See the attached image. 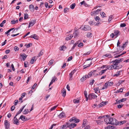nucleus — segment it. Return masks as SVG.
I'll list each match as a JSON object with an SVG mask.
<instances>
[{
	"instance_id": "393cba45",
	"label": "nucleus",
	"mask_w": 129,
	"mask_h": 129,
	"mask_svg": "<svg viewBox=\"0 0 129 129\" xmlns=\"http://www.w3.org/2000/svg\"><path fill=\"white\" fill-rule=\"evenodd\" d=\"M107 71V69H105L101 70L100 72L99 73V75H102L103 74H104Z\"/></svg>"
},
{
	"instance_id": "4c0bfd02",
	"label": "nucleus",
	"mask_w": 129,
	"mask_h": 129,
	"mask_svg": "<svg viewBox=\"0 0 129 129\" xmlns=\"http://www.w3.org/2000/svg\"><path fill=\"white\" fill-rule=\"evenodd\" d=\"M116 66L115 68V69H117L121 68L122 67V65H120L118 66L117 65Z\"/></svg>"
},
{
	"instance_id": "2f4dec72",
	"label": "nucleus",
	"mask_w": 129,
	"mask_h": 129,
	"mask_svg": "<svg viewBox=\"0 0 129 129\" xmlns=\"http://www.w3.org/2000/svg\"><path fill=\"white\" fill-rule=\"evenodd\" d=\"M36 58L35 57H33L31 59V60L30 61V63L33 64L34 63V61H35L36 60L35 59Z\"/></svg>"
},
{
	"instance_id": "3c124183",
	"label": "nucleus",
	"mask_w": 129,
	"mask_h": 129,
	"mask_svg": "<svg viewBox=\"0 0 129 129\" xmlns=\"http://www.w3.org/2000/svg\"><path fill=\"white\" fill-rule=\"evenodd\" d=\"M94 19L96 21H98L100 19V18L99 17L96 16L94 17Z\"/></svg>"
},
{
	"instance_id": "39448f33",
	"label": "nucleus",
	"mask_w": 129,
	"mask_h": 129,
	"mask_svg": "<svg viewBox=\"0 0 129 129\" xmlns=\"http://www.w3.org/2000/svg\"><path fill=\"white\" fill-rule=\"evenodd\" d=\"M89 99H95L97 98V96L94 94L93 93H90L88 95Z\"/></svg>"
},
{
	"instance_id": "72a5a7b5",
	"label": "nucleus",
	"mask_w": 129,
	"mask_h": 129,
	"mask_svg": "<svg viewBox=\"0 0 129 129\" xmlns=\"http://www.w3.org/2000/svg\"><path fill=\"white\" fill-rule=\"evenodd\" d=\"M126 122V121L125 120H124L123 121H121L120 122H118V125H120L121 124H123L125 123Z\"/></svg>"
},
{
	"instance_id": "b1692460",
	"label": "nucleus",
	"mask_w": 129,
	"mask_h": 129,
	"mask_svg": "<svg viewBox=\"0 0 129 129\" xmlns=\"http://www.w3.org/2000/svg\"><path fill=\"white\" fill-rule=\"evenodd\" d=\"M73 35H69L68 37L66 38V40L67 41L70 40L73 37Z\"/></svg>"
},
{
	"instance_id": "58836bf2",
	"label": "nucleus",
	"mask_w": 129,
	"mask_h": 129,
	"mask_svg": "<svg viewBox=\"0 0 129 129\" xmlns=\"http://www.w3.org/2000/svg\"><path fill=\"white\" fill-rule=\"evenodd\" d=\"M75 5L76 4L75 3L73 4L70 6V8L72 9H73L74 8Z\"/></svg>"
},
{
	"instance_id": "6e6552de",
	"label": "nucleus",
	"mask_w": 129,
	"mask_h": 129,
	"mask_svg": "<svg viewBox=\"0 0 129 129\" xmlns=\"http://www.w3.org/2000/svg\"><path fill=\"white\" fill-rule=\"evenodd\" d=\"M91 29V27L88 25L84 26V27L82 28V29L84 31H88L90 30Z\"/></svg>"
},
{
	"instance_id": "412c9836",
	"label": "nucleus",
	"mask_w": 129,
	"mask_h": 129,
	"mask_svg": "<svg viewBox=\"0 0 129 129\" xmlns=\"http://www.w3.org/2000/svg\"><path fill=\"white\" fill-rule=\"evenodd\" d=\"M65 114L63 112H61L59 115H58V117L60 118H62L64 117Z\"/></svg>"
},
{
	"instance_id": "c9c22d12",
	"label": "nucleus",
	"mask_w": 129,
	"mask_h": 129,
	"mask_svg": "<svg viewBox=\"0 0 129 129\" xmlns=\"http://www.w3.org/2000/svg\"><path fill=\"white\" fill-rule=\"evenodd\" d=\"M18 20H17L16 21L13 20L11 21V23L12 24H15L16 23H18Z\"/></svg>"
},
{
	"instance_id": "e2e57ef3",
	"label": "nucleus",
	"mask_w": 129,
	"mask_h": 129,
	"mask_svg": "<svg viewBox=\"0 0 129 129\" xmlns=\"http://www.w3.org/2000/svg\"><path fill=\"white\" fill-rule=\"evenodd\" d=\"M37 85V84L35 83L33 86L31 88V89H34V88Z\"/></svg>"
},
{
	"instance_id": "5fc2aeb1",
	"label": "nucleus",
	"mask_w": 129,
	"mask_h": 129,
	"mask_svg": "<svg viewBox=\"0 0 129 129\" xmlns=\"http://www.w3.org/2000/svg\"><path fill=\"white\" fill-rule=\"evenodd\" d=\"M58 105H56L54 106V107L52 108L51 109V111H52L55 110L56 108L57 107Z\"/></svg>"
},
{
	"instance_id": "f3484780",
	"label": "nucleus",
	"mask_w": 129,
	"mask_h": 129,
	"mask_svg": "<svg viewBox=\"0 0 129 129\" xmlns=\"http://www.w3.org/2000/svg\"><path fill=\"white\" fill-rule=\"evenodd\" d=\"M68 122L66 123L65 124L61 126V128L62 129H66L68 127Z\"/></svg>"
},
{
	"instance_id": "052dcab7",
	"label": "nucleus",
	"mask_w": 129,
	"mask_h": 129,
	"mask_svg": "<svg viewBox=\"0 0 129 129\" xmlns=\"http://www.w3.org/2000/svg\"><path fill=\"white\" fill-rule=\"evenodd\" d=\"M126 26V24L124 23H121L120 25V26L121 27H125Z\"/></svg>"
},
{
	"instance_id": "f704fd0d",
	"label": "nucleus",
	"mask_w": 129,
	"mask_h": 129,
	"mask_svg": "<svg viewBox=\"0 0 129 129\" xmlns=\"http://www.w3.org/2000/svg\"><path fill=\"white\" fill-rule=\"evenodd\" d=\"M92 35L91 33L88 32L87 34V36L88 38H90L91 37Z\"/></svg>"
},
{
	"instance_id": "49530a36",
	"label": "nucleus",
	"mask_w": 129,
	"mask_h": 129,
	"mask_svg": "<svg viewBox=\"0 0 129 129\" xmlns=\"http://www.w3.org/2000/svg\"><path fill=\"white\" fill-rule=\"evenodd\" d=\"M123 105V104H121L118 105L117 106V108L119 109H120L122 108Z\"/></svg>"
},
{
	"instance_id": "7ed1b4c3",
	"label": "nucleus",
	"mask_w": 129,
	"mask_h": 129,
	"mask_svg": "<svg viewBox=\"0 0 129 129\" xmlns=\"http://www.w3.org/2000/svg\"><path fill=\"white\" fill-rule=\"evenodd\" d=\"M96 71V70H94L93 71H91L87 75V78H89L92 76L95 77L98 76V74L95 73Z\"/></svg>"
},
{
	"instance_id": "5701e85b",
	"label": "nucleus",
	"mask_w": 129,
	"mask_h": 129,
	"mask_svg": "<svg viewBox=\"0 0 129 129\" xmlns=\"http://www.w3.org/2000/svg\"><path fill=\"white\" fill-rule=\"evenodd\" d=\"M75 117H73L72 118H71L69 120V121L68 122H71L72 123H75Z\"/></svg>"
},
{
	"instance_id": "0eeeda50",
	"label": "nucleus",
	"mask_w": 129,
	"mask_h": 129,
	"mask_svg": "<svg viewBox=\"0 0 129 129\" xmlns=\"http://www.w3.org/2000/svg\"><path fill=\"white\" fill-rule=\"evenodd\" d=\"M126 100V99L125 98H122V99L119 100H118V99H117L116 100V102L115 103V104H120L121 102H122L125 101Z\"/></svg>"
},
{
	"instance_id": "a19ab883",
	"label": "nucleus",
	"mask_w": 129,
	"mask_h": 129,
	"mask_svg": "<svg viewBox=\"0 0 129 129\" xmlns=\"http://www.w3.org/2000/svg\"><path fill=\"white\" fill-rule=\"evenodd\" d=\"M108 86H107V85L106 83H105V84L104 85V87H103L102 88V89H104L107 88L108 87Z\"/></svg>"
},
{
	"instance_id": "f8f14e48",
	"label": "nucleus",
	"mask_w": 129,
	"mask_h": 129,
	"mask_svg": "<svg viewBox=\"0 0 129 129\" xmlns=\"http://www.w3.org/2000/svg\"><path fill=\"white\" fill-rule=\"evenodd\" d=\"M80 32L79 31L78 29L77 30H76L74 33V37L75 38H76L80 34Z\"/></svg>"
},
{
	"instance_id": "338daca9",
	"label": "nucleus",
	"mask_w": 129,
	"mask_h": 129,
	"mask_svg": "<svg viewBox=\"0 0 129 129\" xmlns=\"http://www.w3.org/2000/svg\"><path fill=\"white\" fill-rule=\"evenodd\" d=\"M7 40H5V41L4 42H3L2 43V46H3L5 45L6 43Z\"/></svg>"
},
{
	"instance_id": "603ef678",
	"label": "nucleus",
	"mask_w": 129,
	"mask_h": 129,
	"mask_svg": "<svg viewBox=\"0 0 129 129\" xmlns=\"http://www.w3.org/2000/svg\"><path fill=\"white\" fill-rule=\"evenodd\" d=\"M112 17L113 16L112 15H111L109 16V19H108V21L109 22H110V21H111L112 19Z\"/></svg>"
},
{
	"instance_id": "a18cd8bd",
	"label": "nucleus",
	"mask_w": 129,
	"mask_h": 129,
	"mask_svg": "<svg viewBox=\"0 0 129 129\" xmlns=\"http://www.w3.org/2000/svg\"><path fill=\"white\" fill-rule=\"evenodd\" d=\"M94 89L95 91V92L96 93H97V92L98 91H99V92H100V90H99V88L98 87L95 88Z\"/></svg>"
},
{
	"instance_id": "6ab92c4d",
	"label": "nucleus",
	"mask_w": 129,
	"mask_h": 129,
	"mask_svg": "<svg viewBox=\"0 0 129 129\" xmlns=\"http://www.w3.org/2000/svg\"><path fill=\"white\" fill-rule=\"evenodd\" d=\"M20 56H21L23 60L24 61L25 60V59L26 58L27 56V55H26L25 53H23V54H21Z\"/></svg>"
},
{
	"instance_id": "6e6d98bb",
	"label": "nucleus",
	"mask_w": 129,
	"mask_h": 129,
	"mask_svg": "<svg viewBox=\"0 0 129 129\" xmlns=\"http://www.w3.org/2000/svg\"><path fill=\"white\" fill-rule=\"evenodd\" d=\"M103 104V103H101L100 104H99L98 105V107L99 108H100V107H102L103 106H104V104Z\"/></svg>"
},
{
	"instance_id": "9b49d317",
	"label": "nucleus",
	"mask_w": 129,
	"mask_h": 129,
	"mask_svg": "<svg viewBox=\"0 0 129 129\" xmlns=\"http://www.w3.org/2000/svg\"><path fill=\"white\" fill-rule=\"evenodd\" d=\"M68 127L72 128L75 127L77 125V124L75 123H69L68 122Z\"/></svg>"
},
{
	"instance_id": "aec40b11",
	"label": "nucleus",
	"mask_w": 129,
	"mask_h": 129,
	"mask_svg": "<svg viewBox=\"0 0 129 129\" xmlns=\"http://www.w3.org/2000/svg\"><path fill=\"white\" fill-rule=\"evenodd\" d=\"M57 80V79L55 77H54L52 79V80L51 82L49 84V86H50L56 80Z\"/></svg>"
},
{
	"instance_id": "c03bdc74",
	"label": "nucleus",
	"mask_w": 129,
	"mask_h": 129,
	"mask_svg": "<svg viewBox=\"0 0 129 129\" xmlns=\"http://www.w3.org/2000/svg\"><path fill=\"white\" fill-rule=\"evenodd\" d=\"M29 110L28 109H25L24 111L23 112V114H26L28 113L29 112Z\"/></svg>"
},
{
	"instance_id": "8fccbe9b",
	"label": "nucleus",
	"mask_w": 129,
	"mask_h": 129,
	"mask_svg": "<svg viewBox=\"0 0 129 129\" xmlns=\"http://www.w3.org/2000/svg\"><path fill=\"white\" fill-rule=\"evenodd\" d=\"M54 61V60H51L48 62V64L49 65H51L53 63Z\"/></svg>"
},
{
	"instance_id": "09e8293b",
	"label": "nucleus",
	"mask_w": 129,
	"mask_h": 129,
	"mask_svg": "<svg viewBox=\"0 0 129 129\" xmlns=\"http://www.w3.org/2000/svg\"><path fill=\"white\" fill-rule=\"evenodd\" d=\"M108 116H108V115H104V116H100L98 118L99 119H101L102 118H105V117H107Z\"/></svg>"
},
{
	"instance_id": "2eb2a0df",
	"label": "nucleus",
	"mask_w": 129,
	"mask_h": 129,
	"mask_svg": "<svg viewBox=\"0 0 129 129\" xmlns=\"http://www.w3.org/2000/svg\"><path fill=\"white\" fill-rule=\"evenodd\" d=\"M114 33L115 36H116V38L117 37L118 35L120 34V32L117 30H115L114 31Z\"/></svg>"
},
{
	"instance_id": "a211bd4d",
	"label": "nucleus",
	"mask_w": 129,
	"mask_h": 129,
	"mask_svg": "<svg viewBox=\"0 0 129 129\" xmlns=\"http://www.w3.org/2000/svg\"><path fill=\"white\" fill-rule=\"evenodd\" d=\"M61 92L62 93V96L64 97H65L66 95V89L63 88L61 90Z\"/></svg>"
},
{
	"instance_id": "680f3d73",
	"label": "nucleus",
	"mask_w": 129,
	"mask_h": 129,
	"mask_svg": "<svg viewBox=\"0 0 129 129\" xmlns=\"http://www.w3.org/2000/svg\"><path fill=\"white\" fill-rule=\"evenodd\" d=\"M94 81H95L93 79L91 81H90V84L91 85H92L93 84V83H94Z\"/></svg>"
},
{
	"instance_id": "f257e3e1",
	"label": "nucleus",
	"mask_w": 129,
	"mask_h": 129,
	"mask_svg": "<svg viewBox=\"0 0 129 129\" xmlns=\"http://www.w3.org/2000/svg\"><path fill=\"white\" fill-rule=\"evenodd\" d=\"M122 58H118L115 60H114L112 61L111 62H113V65H111L110 66H109V70H112L113 69H115L114 66V65L116 66L120 62H121L123 60Z\"/></svg>"
},
{
	"instance_id": "dca6fc26",
	"label": "nucleus",
	"mask_w": 129,
	"mask_h": 129,
	"mask_svg": "<svg viewBox=\"0 0 129 129\" xmlns=\"http://www.w3.org/2000/svg\"><path fill=\"white\" fill-rule=\"evenodd\" d=\"M20 119H21L23 121H26L27 120V118L25 116L23 115H21L20 116L19 119V120Z\"/></svg>"
},
{
	"instance_id": "c85d7f7f",
	"label": "nucleus",
	"mask_w": 129,
	"mask_h": 129,
	"mask_svg": "<svg viewBox=\"0 0 129 129\" xmlns=\"http://www.w3.org/2000/svg\"><path fill=\"white\" fill-rule=\"evenodd\" d=\"M108 86H111L113 84V83L112 81H109L106 83Z\"/></svg>"
},
{
	"instance_id": "20e7f679",
	"label": "nucleus",
	"mask_w": 129,
	"mask_h": 129,
	"mask_svg": "<svg viewBox=\"0 0 129 129\" xmlns=\"http://www.w3.org/2000/svg\"><path fill=\"white\" fill-rule=\"evenodd\" d=\"M4 125L6 129H10L9 128L10 124L7 120H5V121Z\"/></svg>"
},
{
	"instance_id": "13d9d810",
	"label": "nucleus",
	"mask_w": 129,
	"mask_h": 129,
	"mask_svg": "<svg viewBox=\"0 0 129 129\" xmlns=\"http://www.w3.org/2000/svg\"><path fill=\"white\" fill-rule=\"evenodd\" d=\"M50 96V95L47 94L46 96H45V98L44 99L46 101L47 100L48 98Z\"/></svg>"
},
{
	"instance_id": "bb28decb",
	"label": "nucleus",
	"mask_w": 129,
	"mask_h": 129,
	"mask_svg": "<svg viewBox=\"0 0 129 129\" xmlns=\"http://www.w3.org/2000/svg\"><path fill=\"white\" fill-rule=\"evenodd\" d=\"M29 7L31 11H33L34 10L35 8L33 5H30Z\"/></svg>"
},
{
	"instance_id": "e433bc0d",
	"label": "nucleus",
	"mask_w": 129,
	"mask_h": 129,
	"mask_svg": "<svg viewBox=\"0 0 129 129\" xmlns=\"http://www.w3.org/2000/svg\"><path fill=\"white\" fill-rule=\"evenodd\" d=\"M28 14L27 13L24 14V19L25 20L28 19Z\"/></svg>"
},
{
	"instance_id": "473e14b6",
	"label": "nucleus",
	"mask_w": 129,
	"mask_h": 129,
	"mask_svg": "<svg viewBox=\"0 0 129 129\" xmlns=\"http://www.w3.org/2000/svg\"><path fill=\"white\" fill-rule=\"evenodd\" d=\"M84 94L85 98L86 99V100L87 101L88 100V98L87 97V92L86 91H84Z\"/></svg>"
},
{
	"instance_id": "4be33fe9",
	"label": "nucleus",
	"mask_w": 129,
	"mask_h": 129,
	"mask_svg": "<svg viewBox=\"0 0 129 129\" xmlns=\"http://www.w3.org/2000/svg\"><path fill=\"white\" fill-rule=\"evenodd\" d=\"M83 5L86 7H89V5H88L84 1L81 2V6Z\"/></svg>"
},
{
	"instance_id": "864d4df0",
	"label": "nucleus",
	"mask_w": 129,
	"mask_h": 129,
	"mask_svg": "<svg viewBox=\"0 0 129 129\" xmlns=\"http://www.w3.org/2000/svg\"><path fill=\"white\" fill-rule=\"evenodd\" d=\"M101 10L102 9H99L96 10V11H95L96 14H99V12L101 11Z\"/></svg>"
},
{
	"instance_id": "de8ad7c7",
	"label": "nucleus",
	"mask_w": 129,
	"mask_h": 129,
	"mask_svg": "<svg viewBox=\"0 0 129 129\" xmlns=\"http://www.w3.org/2000/svg\"><path fill=\"white\" fill-rule=\"evenodd\" d=\"M78 44V43L77 42L74 45H73V46L72 48L71 49L72 50H73L75 47L77 46V45Z\"/></svg>"
},
{
	"instance_id": "1a4fd4ad",
	"label": "nucleus",
	"mask_w": 129,
	"mask_h": 129,
	"mask_svg": "<svg viewBox=\"0 0 129 129\" xmlns=\"http://www.w3.org/2000/svg\"><path fill=\"white\" fill-rule=\"evenodd\" d=\"M36 22V20H32L29 22L28 26V28L30 27L31 26L33 25Z\"/></svg>"
},
{
	"instance_id": "c756f323",
	"label": "nucleus",
	"mask_w": 129,
	"mask_h": 129,
	"mask_svg": "<svg viewBox=\"0 0 129 129\" xmlns=\"http://www.w3.org/2000/svg\"><path fill=\"white\" fill-rule=\"evenodd\" d=\"M80 98L77 99H74L73 101V102L75 103H78L79 102Z\"/></svg>"
},
{
	"instance_id": "69168bd1",
	"label": "nucleus",
	"mask_w": 129,
	"mask_h": 129,
	"mask_svg": "<svg viewBox=\"0 0 129 129\" xmlns=\"http://www.w3.org/2000/svg\"><path fill=\"white\" fill-rule=\"evenodd\" d=\"M101 14V16H102V18H104V17H105L104 15H105L106 14L105 13H104V12H102V14Z\"/></svg>"
},
{
	"instance_id": "423d86ee",
	"label": "nucleus",
	"mask_w": 129,
	"mask_h": 129,
	"mask_svg": "<svg viewBox=\"0 0 129 129\" xmlns=\"http://www.w3.org/2000/svg\"><path fill=\"white\" fill-rule=\"evenodd\" d=\"M123 70H120L119 71L117 72L115 74H114V76H116L117 77L121 75H122Z\"/></svg>"
},
{
	"instance_id": "a878e982",
	"label": "nucleus",
	"mask_w": 129,
	"mask_h": 129,
	"mask_svg": "<svg viewBox=\"0 0 129 129\" xmlns=\"http://www.w3.org/2000/svg\"><path fill=\"white\" fill-rule=\"evenodd\" d=\"M87 121L86 119H84L83 121V122L82 123V129H83V128L84 127H85V125L86 124Z\"/></svg>"
},
{
	"instance_id": "f03ea898",
	"label": "nucleus",
	"mask_w": 129,
	"mask_h": 129,
	"mask_svg": "<svg viewBox=\"0 0 129 129\" xmlns=\"http://www.w3.org/2000/svg\"><path fill=\"white\" fill-rule=\"evenodd\" d=\"M110 124L115 125H117L118 124V121L116 119H113V118L110 117Z\"/></svg>"
},
{
	"instance_id": "bf43d9fd",
	"label": "nucleus",
	"mask_w": 129,
	"mask_h": 129,
	"mask_svg": "<svg viewBox=\"0 0 129 129\" xmlns=\"http://www.w3.org/2000/svg\"><path fill=\"white\" fill-rule=\"evenodd\" d=\"M72 75L71 74H69V80H72L73 79V78H72Z\"/></svg>"
},
{
	"instance_id": "79ce46f5",
	"label": "nucleus",
	"mask_w": 129,
	"mask_h": 129,
	"mask_svg": "<svg viewBox=\"0 0 129 129\" xmlns=\"http://www.w3.org/2000/svg\"><path fill=\"white\" fill-rule=\"evenodd\" d=\"M60 50L61 51L63 50L64 49H66V47L65 46H61V47H60Z\"/></svg>"
},
{
	"instance_id": "774afa93",
	"label": "nucleus",
	"mask_w": 129,
	"mask_h": 129,
	"mask_svg": "<svg viewBox=\"0 0 129 129\" xmlns=\"http://www.w3.org/2000/svg\"><path fill=\"white\" fill-rule=\"evenodd\" d=\"M73 58V57L72 56H71L70 57H69L68 58V61H70Z\"/></svg>"
},
{
	"instance_id": "ddd939ff",
	"label": "nucleus",
	"mask_w": 129,
	"mask_h": 129,
	"mask_svg": "<svg viewBox=\"0 0 129 129\" xmlns=\"http://www.w3.org/2000/svg\"><path fill=\"white\" fill-rule=\"evenodd\" d=\"M29 37L38 40L39 39V37L35 34L31 35Z\"/></svg>"
},
{
	"instance_id": "0e129e2a",
	"label": "nucleus",
	"mask_w": 129,
	"mask_h": 129,
	"mask_svg": "<svg viewBox=\"0 0 129 129\" xmlns=\"http://www.w3.org/2000/svg\"><path fill=\"white\" fill-rule=\"evenodd\" d=\"M126 46V44L125 43L124 44H123V45L121 47H120L121 48H122V49H124V48Z\"/></svg>"
},
{
	"instance_id": "7c9ffc66",
	"label": "nucleus",
	"mask_w": 129,
	"mask_h": 129,
	"mask_svg": "<svg viewBox=\"0 0 129 129\" xmlns=\"http://www.w3.org/2000/svg\"><path fill=\"white\" fill-rule=\"evenodd\" d=\"M87 78V76H84L81 78V81H85Z\"/></svg>"
},
{
	"instance_id": "ea45409f",
	"label": "nucleus",
	"mask_w": 129,
	"mask_h": 129,
	"mask_svg": "<svg viewBox=\"0 0 129 129\" xmlns=\"http://www.w3.org/2000/svg\"><path fill=\"white\" fill-rule=\"evenodd\" d=\"M123 89L122 88L120 89L119 90H116L115 92L116 93H118L120 92H122Z\"/></svg>"
},
{
	"instance_id": "9d476101",
	"label": "nucleus",
	"mask_w": 129,
	"mask_h": 129,
	"mask_svg": "<svg viewBox=\"0 0 129 129\" xmlns=\"http://www.w3.org/2000/svg\"><path fill=\"white\" fill-rule=\"evenodd\" d=\"M16 117L15 116L13 120V123L17 125H18L19 124V121Z\"/></svg>"
},
{
	"instance_id": "37998d69",
	"label": "nucleus",
	"mask_w": 129,
	"mask_h": 129,
	"mask_svg": "<svg viewBox=\"0 0 129 129\" xmlns=\"http://www.w3.org/2000/svg\"><path fill=\"white\" fill-rule=\"evenodd\" d=\"M19 48L17 46H15L14 48V50L15 51H17L19 50Z\"/></svg>"
},
{
	"instance_id": "4468645a",
	"label": "nucleus",
	"mask_w": 129,
	"mask_h": 129,
	"mask_svg": "<svg viewBox=\"0 0 129 129\" xmlns=\"http://www.w3.org/2000/svg\"><path fill=\"white\" fill-rule=\"evenodd\" d=\"M110 118H107L104 119V121L107 124H110Z\"/></svg>"
},
{
	"instance_id": "cd10ccee",
	"label": "nucleus",
	"mask_w": 129,
	"mask_h": 129,
	"mask_svg": "<svg viewBox=\"0 0 129 129\" xmlns=\"http://www.w3.org/2000/svg\"><path fill=\"white\" fill-rule=\"evenodd\" d=\"M115 127L114 126L109 125L105 127V129H114Z\"/></svg>"
},
{
	"instance_id": "4d7b16f0",
	"label": "nucleus",
	"mask_w": 129,
	"mask_h": 129,
	"mask_svg": "<svg viewBox=\"0 0 129 129\" xmlns=\"http://www.w3.org/2000/svg\"><path fill=\"white\" fill-rule=\"evenodd\" d=\"M69 10V9L67 8H66L64 9V13H66Z\"/></svg>"
}]
</instances>
